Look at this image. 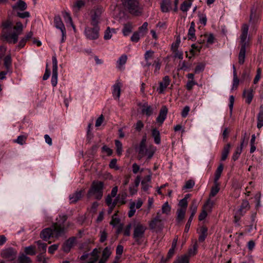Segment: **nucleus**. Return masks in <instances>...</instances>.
Segmentation results:
<instances>
[{"label": "nucleus", "instance_id": "4468645a", "mask_svg": "<svg viewBox=\"0 0 263 263\" xmlns=\"http://www.w3.org/2000/svg\"><path fill=\"white\" fill-rule=\"evenodd\" d=\"M76 241V237H72L67 239L63 245L62 249L64 252L68 253L73 246Z\"/></svg>", "mask_w": 263, "mask_h": 263}, {"label": "nucleus", "instance_id": "0e129e2a", "mask_svg": "<svg viewBox=\"0 0 263 263\" xmlns=\"http://www.w3.org/2000/svg\"><path fill=\"white\" fill-rule=\"evenodd\" d=\"M261 70L260 68H258L257 69L256 75L255 76V77L254 79V80H253V83L254 84H256L258 82L259 80H260V77H261Z\"/></svg>", "mask_w": 263, "mask_h": 263}, {"label": "nucleus", "instance_id": "39448f33", "mask_svg": "<svg viewBox=\"0 0 263 263\" xmlns=\"http://www.w3.org/2000/svg\"><path fill=\"white\" fill-rule=\"evenodd\" d=\"M100 27L98 25L87 26L84 31L86 37L90 40H95L99 37Z\"/></svg>", "mask_w": 263, "mask_h": 263}, {"label": "nucleus", "instance_id": "4be33fe9", "mask_svg": "<svg viewBox=\"0 0 263 263\" xmlns=\"http://www.w3.org/2000/svg\"><path fill=\"white\" fill-rule=\"evenodd\" d=\"M26 8V3L22 0H18V1L14 5L12 6V9L13 10H20L21 11H24Z\"/></svg>", "mask_w": 263, "mask_h": 263}, {"label": "nucleus", "instance_id": "e433bc0d", "mask_svg": "<svg viewBox=\"0 0 263 263\" xmlns=\"http://www.w3.org/2000/svg\"><path fill=\"white\" fill-rule=\"evenodd\" d=\"M170 7V0H164L161 4V8L163 12H166L168 11Z\"/></svg>", "mask_w": 263, "mask_h": 263}, {"label": "nucleus", "instance_id": "09e8293b", "mask_svg": "<svg viewBox=\"0 0 263 263\" xmlns=\"http://www.w3.org/2000/svg\"><path fill=\"white\" fill-rule=\"evenodd\" d=\"M148 24L144 22L143 25L139 28L138 31L141 33V35L143 36L147 30Z\"/></svg>", "mask_w": 263, "mask_h": 263}, {"label": "nucleus", "instance_id": "a211bd4d", "mask_svg": "<svg viewBox=\"0 0 263 263\" xmlns=\"http://www.w3.org/2000/svg\"><path fill=\"white\" fill-rule=\"evenodd\" d=\"M82 190L77 191L75 193L69 195L70 203H74L79 200L82 196Z\"/></svg>", "mask_w": 263, "mask_h": 263}, {"label": "nucleus", "instance_id": "a878e982", "mask_svg": "<svg viewBox=\"0 0 263 263\" xmlns=\"http://www.w3.org/2000/svg\"><path fill=\"white\" fill-rule=\"evenodd\" d=\"M231 144L228 143L224 145L221 153V161H224L227 159L230 153Z\"/></svg>", "mask_w": 263, "mask_h": 263}, {"label": "nucleus", "instance_id": "423d86ee", "mask_svg": "<svg viewBox=\"0 0 263 263\" xmlns=\"http://www.w3.org/2000/svg\"><path fill=\"white\" fill-rule=\"evenodd\" d=\"M146 228L141 224H137L134 230L133 238L135 242L138 245H141L142 241L141 239L144 237V233Z\"/></svg>", "mask_w": 263, "mask_h": 263}, {"label": "nucleus", "instance_id": "f3484780", "mask_svg": "<svg viewBox=\"0 0 263 263\" xmlns=\"http://www.w3.org/2000/svg\"><path fill=\"white\" fill-rule=\"evenodd\" d=\"M19 35L16 32H13L12 34H5L3 37L8 43L15 44L17 42Z\"/></svg>", "mask_w": 263, "mask_h": 263}, {"label": "nucleus", "instance_id": "37998d69", "mask_svg": "<svg viewBox=\"0 0 263 263\" xmlns=\"http://www.w3.org/2000/svg\"><path fill=\"white\" fill-rule=\"evenodd\" d=\"M27 136L26 135H20L17 137L16 139L14 140V142L17 143L20 145H23L26 143Z\"/></svg>", "mask_w": 263, "mask_h": 263}, {"label": "nucleus", "instance_id": "cd10ccee", "mask_svg": "<svg viewBox=\"0 0 263 263\" xmlns=\"http://www.w3.org/2000/svg\"><path fill=\"white\" fill-rule=\"evenodd\" d=\"M193 0H186L181 5L180 9L183 12H187L191 7Z\"/></svg>", "mask_w": 263, "mask_h": 263}, {"label": "nucleus", "instance_id": "72a5a7b5", "mask_svg": "<svg viewBox=\"0 0 263 263\" xmlns=\"http://www.w3.org/2000/svg\"><path fill=\"white\" fill-rule=\"evenodd\" d=\"M24 252L26 255H34L36 254L35 247L34 246L26 247L24 249Z\"/></svg>", "mask_w": 263, "mask_h": 263}, {"label": "nucleus", "instance_id": "8fccbe9b", "mask_svg": "<svg viewBox=\"0 0 263 263\" xmlns=\"http://www.w3.org/2000/svg\"><path fill=\"white\" fill-rule=\"evenodd\" d=\"M135 205L136 203L134 202H132L130 204L129 211L128 213V216L130 218L133 217L136 212Z\"/></svg>", "mask_w": 263, "mask_h": 263}, {"label": "nucleus", "instance_id": "c9c22d12", "mask_svg": "<svg viewBox=\"0 0 263 263\" xmlns=\"http://www.w3.org/2000/svg\"><path fill=\"white\" fill-rule=\"evenodd\" d=\"M38 246V250L41 253H45L46 251L47 244L43 242L41 240L36 241Z\"/></svg>", "mask_w": 263, "mask_h": 263}, {"label": "nucleus", "instance_id": "f704fd0d", "mask_svg": "<svg viewBox=\"0 0 263 263\" xmlns=\"http://www.w3.org/2000/svg\"><path fill=\"white\" fill-rule=\"evenodd\" d=\"M85 5V2L83 0H78L76 1L72 5V8L76 11H79L81 8Z\"/></svg>", "mask_w": 263, "mask_h": 263}, {"label": "nucleus", "instance_id": "c03bdc74", "mask_svg": "<svg viewBox=\"0 0 263 263\" xmlns=\"http://www.w3.org/2000/svg\"><path fill=\"white\" fill-rule=\"evenodd\" d=\"M191 210V217H194L197 212V204L196 200H193L192 202V204L190 207Z\"/></svg>", "mask_w": 263, "mask_h": 263}, {"label": "nucleus", "instance_id": "b1692460", "mask_svg": "<svg viewBox=\"0 0 263 263\" xmlns=\"http://www.w3.org/2000/svg\"><path fill=\"white\" fill-rule=\"evenodd\" d=\"M152 136L154 139V142L156 144H159L161 142L160 134L159 131L156 128H153L152 130Z\"/></svg>", "mask_w": 263, "mask_h": 263}, {"label": "nucleus", "instance_id": "a19ab883", "mask_svg": "<svg viewBox=\"0 0 263 263\" xmlns=\"http://www.w3.org/2000/svg\"><path fill=\"white\" fill-rule=\"evenodd\" d=\"M111 254L110 249L108 247H106L103 251L102 252V260L104 259V261H105L109 257Z\"/></svg>", "mask_w": 263, "mask_h": 263}, {"label": "nucleus", "instance_id": "5701e85b", "mask_svg": "<svg viewBox=\"0 0 263 263\" xmlns=\"http://www.w3.org/2000/svg\"><path fill=\"white\" fill-rule=\"evenodd\" d=\"M141 112L146 116L149 117L153 113V109L151 106H148L147 103H145L142 106Z\"/></svg>", "mask_w": 263, "mask_h": 263}, {"label": "nucleus", "instance_id": "79ce46f5", "mask_svg": "<svg viewBox=\"0 0 263 263\" xmlns=\"http://www.w3.org/2000/svg\"><path fill=\"white\" fill-rule=\"evenodd\" d=\"M153 66L155 67L154 73L157 74L159 73V71L161 67V62L160 59L157 58L154 61Z\"/></svg>", "mask_w": 263, "mask_h": 263}, {"label": "nucleus", "instance_id": "4d7b16f0", "mask_svg": "<svg viewBox=\"0 0 263 263\" xmlns=\"http://www.w3.org/2000/svg\"><path fill=\"white\" fill-rule=\"evenodd\" d=\"M171 211V206L167 202L164 203L162 206V212L163 213L168 214Z\"/></svg>", "mask_w": 263, "mask_h": 263}, {"label": "nucleus", "instance_id": "4c0bfd02", "mask_svg": "<svg viewBox=\"0 0 263 263\" xmlns=\"http://www.w3.org/2000/svg\"><path fill=\"white\" fill-rule=\"evenodd\" d=\"M148 148L145 146H139L138 150V156L139 159L142 158L144 156H146V152L148 151Z\"/></svg>", "mask_w": 263, "mask_h": 263}, {"label": "nucleus", "instance_id": "2f4dec72", "mask_svg": "<svg viewBox=\"0 0 263 263\" xmlns=\"http://www.w3.org/2000/svg\"><path fill=\"white\" fill-rule=\"evenodd\" d=\"M133 26L130 23H128L124 25L122 32L124 36H127L132 31Z\"/></svg>", "mask_w": 263, "mask_h": 263}, {"label": "nucleus", "instance_id": "de8ad7c7", "mask_svg": "<svg viewBox=\"0 0 263 263\" xmlns=\"http://www.w3.org/2000/svg\"><path fill=\"white\" fill-rule=\"evenodd\" d=\"M242 148L241 147H237L236 149L235 152L233 154L232 156V159L235 161L239 158L241 152H242Z\"/></svg>", "mask_w": 263, "mask_h": 263}, {"label": "nucleus", "instance_id": "1a4fd4ad", "mask_svg": "<svg viewBox=\"0 0 263 263\" xmlns=\"http://www.w3.org/2000/svg\"><path fill=\"white\" fill-rule=\"evenodd\" d=\"M51 229H52L54 237H59L63 235L66 233L65 225L58 222L53 223Z\"/></svg>", "mask_w": 263, "mask_h": 263}, {"label": "nucleus", "instance_id": "774afa93", "mask_svg": "<svg viewBox=\"0 0 263 263\" xmlns=\"http://www.w3.org/2000/svg\"><path fill=\"white\" fill-rule=\"evenodd\" d=\"M135 129L137 131L140 132L144 127V124L141 120H138L135 125Z\"/></svg>", "mask_w": 263, "mask_h": 263}, {"label": "nucleus", "instance_id": "603ef678", "mask_svg": "<svg viewBox=\"0 0 263 263\" xmlns=\"http://www.w3.org/2000/svg\"><path fill=\"white\" fill-rule=\"evenodd\" d=\"M23 24L20 22H17L16 23V25L14 26L13 29L15 30V32H16L18 34H21L23 31Z\"/></svg>", "mask_w": 263, "mask_h": 263}, {"label": "nucleus", "instance_id": "f8f14e48", "mask_svg": "<svg viewBox=\"0 0 263 263\" xmlns=\"http://www.w3.org/2000/svg\"><path fill=\"white\" fill-rule=\"evenodd\" d=\"M167 112L168 109L167 107L165 105L162 106L156 119L157 122L162 124L166 118Z\"/></svg>", "mask_w": 263, "mask_h": 263}, {"label": "nucleus", "instance_id": "bf43d9fd", "mask_svg": "<svg viewBox=\"0 0 263 263\" xmlns=\"http://www.w3.org/2000/svg\"><path fill=\"white\" fill-rule=\"evenodd\" d=\"M195 185V182L193 180H189L186 182L185 185L183 186V189H190L194 187Z\"/></svg>", "mask_w": 263, "mask_h": 263}, {"label": "nucleus", "instance_id": "412c9836", "mask_svg": "<svg viewBox=\"0 0 263 263\" xmlns=\"http://www.w3.org/2000/svg\"><path fill=\"white\" fill-rule=\"evenodd\" d=\"M195 24L194 22H192L191 23L190 27L189 29L188 33H187L189 39L191 40L192 41H194L196 39L195 33Z\"/></svg>", "mask_w": 263, "mask_h": 263}, {"label": "nucleus", "instance_id": "13d9d810", "mask_svg": "<svg viewBox=\"0 0 263 263\" xmlns=\"http://www.w3.org/2000/svg\"><path fill=\"white\" fill-rule=\"evenodd\" d=\"M4 65L8 69L11 65V58L10 55H7L4 58Z\"/></svg>", "mask_w": 263, "mask_h": 263}, {"label": "nucleus", "instance_id": "7ed1b4c3", "mask_svg": "<svg viewBox=\"0 0 263 263\" xmlns=\"http://www.w3.org/2000/svg\"><path fill=\"white\" fill-rule=\"evenodd\" d=\"M104 12L103 8L101 6H96L91 10L90 15V25H99L100 22L101 15Z\"/></svg>", "mask_w": 263, "mask_h": 263}, {"label": "nucleus", "instance_id": "9b49d317", "mask_svg": "<svg viewBox=\"0 0 263 263\" xmlns=\"http://www.w3.org/2000/svg\"><path fill=\"white\" fill-rule=\"evenodd\" d=\"M255 88L253 86L251 87L249 89H245L242 93V97L246 98V103L250 104L254 97V90Z\"/></svg>", "mask_w": 263, "mask_h": 263}, {"label": "nucleus", "instance_id": "bb28decb", "mask_svg": "<svg viewBox=\"0 0 263 263\" xmlns=\"http://www.w3.org/2000/svg\"><path fill=\"white\" fill-rule=\"evenodd\" d=\"M208 235V229L204 226L201 227L200 232L198 238L199 241L203 242L204 241Z\"/></svg>", "mask_w": 263, "mask_h": 263}, {"label": "nucleus", "instance_id": "e2e57ef3", "mask_svg": "<svg viewBox=\"0 0 263 263\" xmlns=\"http://www.w3.org/2000/svg\"><path fill=\"white\" fill-rule=\"evenodd\" d=\"M197 83L194 80H189L186 85V88L188 90H191L194 85H197Z\"/></svg>", "mask_w": 263, "mask_h": 263}, {"label": "nucleus", "instance_id": "c85d7f7f", "mask_svg": "<svg viewBox=\"0 0 263 263\" xmlns=\"http://www.w3.org/2000/svg\"><path fill=\"white\" fill-rule=\"evenodd\" d=\"M233 88H237L239 85V80L237 77L236 68L234 65L233 66Z\"/></svg>", "mask_w": 263, "mask_h": 263}, {"label": "nucleus", "instance_id": "680f3d73", "mask_svg": "<svg viewBox=\"0 0 263 263\" xmlns=\"http://www.w3.org/2000/svg\"><path fill=\"white\" fill-rule=\"evenodd\" d=\"M111 196L110 195H108L105 199L106 203L107 205H110L113 204H117V199H115L113 202L112 200Z\"/></svg>", "mask_w": 263, "mask_h": 263}, {"label": "nucleus", "instance_id": "dca6fc26", "mask_svg": "<svg viewBox=\"0 0 263 263\" xmlns=\"http://www.w3.org/2000/svg\"><path fill=\"white\" fill-rule=\"evenodd\" d=\"M250 207L248 201L247 200H243L240 208L237 211V214L240 216H243L246 212L250 209Z\"/></svg>", "mask_w": 263, "mask_h": 263}, {"label": "nucleus", "instance_id": "6e6552de", "mask_svg": "<svg viewBox=\"0 0 263 263\" xmlns=\"http://www.w3.org/2000/svg\"><path fill=\"white\" fill-rule=\"evenodd\" d=\"M54 23L55 27L61 30L62 33V39L61 42L63 43L65 41L66 36V31L64 24L63 23L61 17L59 16H55L54 19Z\"/></svg>", "mask_w": 263, "mask_h": 263}, {"label": "nucleus", "instance_id": "58836bf2", "mask_svg": "<svg viewBox=\"0 0 263 263\" xmlns=\"http://www.w3.org/2000/svg\"><path fill=\"white\" fill-rule=\"evenodd\" d=\"M18 260L20 263H30L31 261L30 258L23 253L19 256Z\"/></svg>", "mask_w": 263, "mask_h": 263}, {"label": "nucleus", "instance_id": "2eb2a0df", "mask_svg": "<svg viewBox=\"0 0 263 263\" xmlns=\"http://www.w3.org/2000/svg\"><path fill=\"white\" fill-rule=\"evenodd\" d=\"M40 236L45 241H47L51 237H54L51 228H46L42 230Z\"/></svg>", "mask_w": 263, "mask_h": 263}, {"label": "nucleus", "instance_id": "69168bd1", "mask_svg": "<svg viewBox=\"0 0 263 263\" xmlns=\"http://www.w3.org/2000/svg\"><path fill=\"white\" fill-rule=\"evenodd\" d=\"M179 205L181 207L180 209H184L186 210L187 206V201L186 200V198H183L180 200L179 202Z\"/></svg>", "mask_w": 263, "mask_h": 263}, {"label": "nucleus", "instance_id": "338daca9", "mask_svg": "<svg viewBox=\"0 0 263 263\" xmlns=\"http://www.w3.org/2000/svg\"><path fill=\"white\" fill-rule=\"evenodd\" d=\"M204 69V65L202 63L198 64L195 68V72L196 73H199L200 72L203 71Z\"/></svg>", "mask_w": 263, "mask_h": 263}, {"label": "nucleus", "instance_id": "9d476101", "mask_svg": "<svg viewBox=\"0 0 263 263\" xmlns=\"http://www.w3.org/2000/svg\"><path fill=\"white\" fill-rule=\"evenodd\" d=\"M52 73L51 83L53 87H55L58 83V61L55 56L52 57Z\"/></svg>", "mask_w": 263, "mask_h": 263}, {"label": "nucleus", "instance_id": "393cba45", "mask_svg": "<svg viewBox=\"0 0 263 263\" xmlns=\"http://www.w3.org/2000/svg\"><path fill=\"white\" fill-rule=\"evenodd\" d=\"M263 126V105L260 107V110L257 115V127L260 128Z\"/></svg>", "mask_w": 263, "mask_h": 263}, {"label": "nucleus", "instance_id": "ea45409f", "mask_svg": "<svg viewBox=\"0 0 263 263\" xmlns=\"http://www.w3.org/2000/svg\"><path fill=\"white\" fill-rule=\"evenodd\" d=\"M127 57L125 54L122 55L117 61V67L120 68L121 67L124 65L127 61Z\"/></svg>", "mask_w": 263, "mask_h": 263}, {"label": "nucleus", "instance_id": "7c9ffc66", "mask_svg": "<svg viewBox=\"0 0 263 263\" xmlns=\"http://www.w3.org/2000/svg\"><path fill=\"white\" fill-rule=\"evenodd\" d=\"M174 263H189V257L187 254L178 256Z\"/></svg>", "mask_w": 263, "mask_h": 263}, {"label": "nucleus", "instance_id": "5fc2aeb1", "mask_svg": "<svg viewBox=\"0 0 263 263\" xmlns=\"http://www.w3.org/2000/svg\"><path fill=\"white\" fill-rule=\"evenodd\" d=\"M140 36H142L140 32L139 31L135 32L131 36L130 40L132 42L137 43L139 41Z\"/></svg>", "mask_w": 263, "mask_h": 263}, {"label": "nucleus", "instance_id": "a18cd8bd", "mask_svg": "<svg viewBox=\"0 0 263 263\" xmlns=\"http://www.w3.org/2000/svg\"><path fill=\"white\" fill-rule=\"evenodd\" d=\"M219 184H214L211 188L210 197H214L219 191Z\"/></svg>", "mask_w": 263, "mask_h": 263}, {"label": "nucleus", "instance_id": "f257e3e1", "mask_svg": "<svg viewBox=\"0 0 263 263\" xmlns=\"http://www.w3.org/2000/svg\"><path fill=\"white\" fill-rule=\"evenodd\" d=\"M249 26L244 24L241 27V34L240 36V48L238 54V63L242 65L245 63L247 47L249 46V40L247 39Z\"/></svg>", "mask_w": 263, "mask_h": 263}, {"label": "nucleus", "instance_id": "0eeeda50", "mask_svg": "<svg viewBox=\"0 0 263 263\" xmlns=\"http://www.w3.org/2000/svg\"><path fill=\"white\" fill-rule=\"evenodd\" d=\"M1 254L3 258L8 261H13L16 257L17 251L14 248L9 247L2 250Z\"/></svg>", "mask_w": 263, "mask_h": 263}, {"label": "nucleus", "instance_id": "20e7f679", "mask_svg": "<svg viewBox=\"0 0 263 263\" xmlns=\"http://www.w3.org/2000/svg\"><path fill=\"white\" fill-rule=\"evenodd\" d=\"M123 5L133 15H139L141 11L138 0H121Z\"/></svg>", "mask_w": 263, "mask_h": 263}, {"label": "nucleus", "instance_id": "c756f323", "mask_svg": "<svg viewBox=\"0 0 263 263\" xmlns=\"http://www.w3.org/2000/svg\"><path fill=\"white\" fill-rule=\"evenodd\" d=\"M185 209H179L177 211V218L176 220L178 222H180L183 220L184 218L185 214Z\"/></svg>", "mask_w": 263, "mask_h": 263}, {"label": "nucleus", "instance_id": "052dcab7", "mask_svg": "<svg viewBox=\"0 0 263 263\" xmlns=\"http://www.w3.org/2000/svg\"><path fill=\"white\" fill-rule=\"evenodd\" d=\"M107 233L105 230L101 231L100 232V241L104 242L107 239Z\"/></svg>", "mask_w": 263, "mask_h": 263}, {"label": "nucleus", "instance_id": "f03ea898", "mask_svg": "<svg viewBox=\"0 0 263 263\" xmlns=\"http://www.w3.org/2000/svg\"><path fill=\"white\" fill-rule=\"evenodd\" d=\"M103 182L100 181H94L92 183L90 189L88 192V197L93 195L97 199H101L103 196Z\"/></svg>", "mask_w": 263, "mask_h": 263}, {"label": "nucleus", "instance_id": "473e14b6", "mask_svg": "<svg viewBox=\"0 0 263 263\" xmlns=\"http://www.w3.org/2000/svg\"><path fill=\"white\" fill-rule=\"evenodd\" d=\"M113 33H116L115 29L113 28L111 29L110 27H107L104 32V39L105 40H107L111 39Z\"/></svg>", "mask_w": 263, "mask_h": 263}, {"label": "nucleus", "instance_id": "ddd939ff", "mask_svg": "<svg viewBox=\"0 0 263 263\" xmlns=\"http://www.w3.org/2000/svg\"><path fill=\"white\" fill-rule=\"evenodd\" d=\"M170 83V79L168 76H166L163 78L162 81L159 82V87L158 88V91L159 93H162L166 87Z\"/></svg>", "mask_w": 263, "mask_h": 263}, {"label": "nucleus", "instance_id": "aec40b11", "mask_svg": "<svg viewBox=\"0 0 263 263\" xmlns=\"http://www.w3.org/2000/svg\"><path fill=\"white\" fill-rule=\"evenodd\" d=\"M161 219L160 218V212H157V216L153 220L149 222V226L151 229H155L156 228L157 223L160 222Z\"/></svg>", "mask_w": 263, "mask_h": 263}, {"label": "nucleus", "instance_id": "864d4df0", "mask_svg": "<svg viewBox=\"0 0 263 263\" xmlns=\"http://www.w3.org/2000/svg\"><path fill=\"white\" fill-rule=\"evenodd\" d=\"M154 55V51L152 50H149L146 51L144 54L145 61L151 60L153 59Z\"/></svg>", "mask_w": 263, "mask_h": 263}, {"label": "nucleus", "instance_id": "49530a36", "mask_svg": "<svg viewBox=\"0 0 263 263\" xmlns=\"http://www.w3.org/2000/svg\"><path fill=\"white\" fill-rule=\"evenodd\" d=\"M215 202L210 199H208L205 203L203 205V209L208 211H211Z\"/></svg>", "mask_w": 263, "mask_h": 263}, {"label": "nucleus", "instance_id": "3c124183", "mask_svg": "<svg viewBox=\"0 0 263 263\" xmlns=\"http://www.w3.org/2000/svg\"><path fill=\"white\" fill-rule=\"evenodd\" d=\"M115 145L116 147L117 153L118 155H120L122 152V143L118 140H115Z\"/></svg>", "mask_w": 263, "mask_h": 263}, {"label": "nucleus", "instance_id": "6e6d98bb", "mask_svg": "<svg viewBox=\"0 0 263 263\" xmlns=\"http://www.w3.org/2000/svg\"><path fill=\"white\" fill-rule=\"evenodd\" d=\"M258 17L256 15L255 11L254 12L253 9H252L250 15V22H252V23H255L258 21Z\"/></svg>", "mask_w": 263, "mask_h": 263}, {"label": "nucleus", "instance_id": "6ab92c4d", "mask_svg": "<svg viewBox=\"0 0 263 263\" xmlns=\"http://www.w3.org/2000/svg\"><path fill=\"white\" fill-rule=\"evenodd\" d=\"M112 93L114 99L119 100L121 93V85L119 83L114 85Z\"/></svg>", "mask_w": 263, "mask_h": 263}]
</instances>
